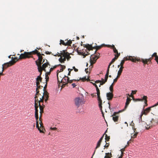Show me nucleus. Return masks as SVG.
I'll return each mask as SVG.
<instances>
[{
    "mask_svg": "<svg viewBox=\"0 0 158 158\" xmlns=\"http://www.w3.org/2000/svg\"><path fill=\"white\" fill-rule=\"evenodd\" d=\"M38 51L37 49L30 52H24V53H22L20 55L19 59H24L26 58H29L32 57L31 56L33 54H36L37 53Z\"/></svg>",
    "mask_w": 158,
    "mask_h": 158,
    "instance_id": "nucleus-1",
    "label": "nucleus"
},
{
    "mask_svg": "<svg viewBox=\"0 0 158 158\" xmlns=\"http://www.w3.org/2000/svg\"><path fill=\"white\" fill-rule=\"evenodd\" d=\"M12 60L9 61V62L5 63L2 65V69H6L9 67L11 66L14 64L17 61H18V59L17 57H16L13 58V57L11 58Z\"/></svg>",
    "mask_w": 158,
    "mask_h": 158,
    "instance_id": "nucleus-2",
    "label": "nucleus"
},
{
    "mask_svg": "<svg viewBox=\"0 0 158 158\" xmlns=\"http://www.w3.org/2000/svg\"><path fill=\"white\" fill-rule=\"evenodd\" d=\"M104 44H102L101 46H96L95 47H93L91 45H90L89 44H85V47L88 49V51L93 50L94 49H96L95 52H96L97 51L103 46Z\"/></svg>",
    "mask_w": 158,
    "mask_h": 158,
    "instance_id": "nucleus-3",
    "label": "nucleus"
},
{
    "mask_svg": "<svg viewBox=\"0 0 158 158\" xmlns=\"http://www.w3.org/2000/svg\"><path fill=\"white\" fill-rule=\"evenodd\" d=\"M58 73H57V79L58 82H60V81L62 83H64L67 84L68 83L69 79V77L66 76H64V77L62 79H60V80L59 79V78L58 76Z\"/></svg>",
    "mask_w": 158,
    "mask_h": 158,
    "instance_id": "nucleus-4",
    "label": "nucleus"
},
{
    "mask_svg": "<svg viewBox=\"0 0 158 158\" xmlns=\"http://www.w3.org/2000/svg\"><path fill=\"white\" fill-rule=\"evenodd\" d=\"M97 59H96V57L94 56V55H92L91 56L90 60V65L89 66H91V68H89V70H90V69L92 68L93 67V65L95 63L96 60Z\"/></svg>",
    "mask_w": 158,
    "mask_h": 158,
    "instance_id": "nucleus-5",
    "label": "nucleus"
},
{
    "mask_svg": "<svg viewBox=\"0 0 158 158\" xmlns=\"http://www.w3.org/2000/svg\"><path fill=\"white\" fill-rule=\"evenodd\" d=\"M61 52L60 53H58V56H61L64 57L66 58L67 59L68 57H70L69 54L68 53L66 52V50H64L62 51H60Z\"/></svg>",
    "mask_w": 158,
    "mask_h": 158,
    "instance_id": "nucleus-6",
    "label": "nucleus"
},
{
    "mask_svg": "<svg viewBox=\"0 0 158 158\" xmlns=\"http://www.w3.org/2000/svg\"><path fill=\"white\" fill-rule=\"evenodd\" d=\"M74 102L75 105L78 107L82 104L83 100L80 97H77L75 99Z\"/></svg>",
    "mask_w": 158,
    "mask_h": 158,
    "instance_id": "nucleus-7",
    "label": "nucleus"
},
{
    "mask_svg": "<svg viewBox=\"0 0 158 158\" xmlns=\"http://www.w3.org/2000/svg\"><path fill=\"white\" fill-rule=\"evenodd\" d=\"M39 71L40 72V74L39 76H38L36 78V85H38L40 84V82H42V78L41 77L42 74V70L40 69H38Z\"/></svg>",
    "mask_w": 158,
    "mask_h": 158,
    "instance_id": "nucleus-8",
    "label": "nucleus"
},
{
    "mask_svg": "<svg viewBox=\"0 0 158 158\" xmlns=\"http://www.w3.org/2000/svg\"><path fill=\"white\" fill-rule=\"evenodd\" d=\"M43 60V57L42 56H39L38 57V59L37 60L35 61V62L36 65L38 66V69H40V65H41L42 64V61Z\"/></svg>",
    "mask_w": 158,
    "mask_h": 158,
    "instance_id": "nucleus-9",
    "label": "nucleus"
},
{
    "mask_svg": "<svg viewBox=\"0 0 158 158\" xmlns=\"http://www.w3.org/2000/svg\"><path fill=\"white\" fill-rule=\"evenodd\" d=\"M37 88L36 89V93L34 97V98H37V99L39 95H40V93L39 89L43 87V86L40 85V84L38 85H36Z\"/></svg>",
    "mask_w": 158,
    "mask_h": 158,
    "instance_id": "nucleus-10",
    "label": "nucleus"
},
{
    "mask_svg": "<svg viewBox=\"0 0 158 158\" xmlns=\"http://www.w3.org/2000/svg\"><path fill=\"white\" fill-rule=\"evenodd\" d=\"M47 62L46 63H45L43 64L42 65V66L41 65H40V69L42 70V71L44 70L45 72H46V70L45 69V68L48 67V65H50L49 63L47 62V60H46Z\"/></svg>",
    "mask_w": 158,
    "mask_h": 158,
    "instance_id": "nucleus-11",
    "label": "nucleus"
},
{
    "mask_svg": "<svg viewBox=\"0 0 158 158\" xmlns=\"http://www.w3.org/2000/svg\"><path fill=\"white\" fill-rule=\"evenodd\" d=\"M151 107H149L142 112L141 114L140 115L141 120H142V117L143 115V114L146 115L151 110Z\"/></svg>",
    "mask_w": 158,
    "mask_h": 158,
    "instance_id": "nucleus-12",
    "label": "nucleus"
},
{
    "mask_svg": "<svg viewBox=\"0 0 158 158\" xmlns=\"http://www.w3.org/2000/svg\"><path fill=\"white\" fill-rule=\"evenodd\" d=\"M152 58H150L148 59H141V61H142L144 64V65L145 64H148L150 63L151 62Z\"/></svg>",
    "mask_w": 158,
    "mask_h": 158,
    "instance_id": "nucleus-13",
    "label": "nucleus"
},
{
    "mask_svg": "<svg viewBox=\"0 0 158 158\" xmlns=\"http://www.w3.org/2000/svg\"><path fill=\"white\" fill-rule=\"evenodd\" d=\"M104 136V135H102V136L100 138V139L99 140L98 142V143H97V145H96V146L95 148V150L94 151V153L93 156L94 155V154L96 149H97L98 148H99L100 147V146L101 144V143L102 140Z\"/></svg>",
    "mask_w": 158,
    "mask_h": 158,
    "instance_id": "nucleus-14",
    "label": "nucleus"
},
{
    "mask_svg": "<svg viewBox=\"0 0 158 158\" xmlns=\"http://www.w3.org/2000/svg\"><path fill=\"white\" fill-rule=\"evenodd\" d=\"M123 60H125V61L126 60H130L133 62H135L136 59L134 57L130 56L128 57H124Z\"/></svg>",
    "mask_w": 158,
    "mask_h": 158,
    "instance_id": "nucleus-15",
    "label": "nucleus"
},
{
    "mask_svg": "<svg viewBox=\"0 0 158 158\" xmlns=\"http://www.w3.org/2000/svg\"><path fill=\"white\" fill-rule=\"evenodd\" d=\"M147 96H143V98L142 99H136V100L137 101H142L143 100L144 101V103L145 104V105H144V106H147Z\"/></svg>",
    "mask_w": 158,
    "mask_h": 158,
    "instance_id": "nucleus-16",
    "label": "nucleus"
},
{
    "mask_svg": "<svg viewBox=\"0 0 158 158\" xmlns=\"http://www.w3.org/2000/svg\"><path fill=\"white\" fill-rule=\"evenodd\" d=\"M106 97L108 100H111L113 97V92H109L106 94Z\"/></svg>",
    "mask_w": 158,
    "mask_h": 158,
    "instance_id": "nucleus-17",
    "label": "nucleus"
},
{
    "mask_svg": "<svg viewBox=\"0 0 158 158\" xmlns=\"http://www.w3.org/2000/svg\"><path fill=\"white\" fill-rule=\"evenodd\" d=\"M43 95H44V101L45 102H47L49 98V93L47 91H45L44 93H43Z\"/></svg>",
    "mask_w": 158,
    "mask_h": 158,
    "instance_id": "nucleus-18",
    "label": "nucleus"
},
{
    "mask_svg": "<svg viewBox=\"0 0 158 158\" xmlns=\"http://www.w3.org/2000/svg\"><path fill=\"white\" fill-rule=\"evenodd\" d=\"M97 97H98V103H99V107L100 108V110H101L102 111V100L101 99V98L100 95V96H97Z\"/></svg>",
    "mask_w": 158,
    "mask_h": 158,
    "instance_id": "nucleus-19",
    "label": "nucleus"
},
{
    "mask_svg": "<svg viewBox=\"0 0 158 158\" xmlns=\"http://www.w3.org/2000/svg\"><path fill=\"white\" fill-rule=\"evenodd\" d=\"M117 113V112H114L113 115L111 116H113V119L115 122H117L118 120V116L116 115Z\"/></svg>",
    "mask_w": 158,
    "mask_h": 158,
    "instance_id": "nucleus-20",
    "label": "nucleus"
},
{
    "mask_svg": "<svg viewBox=\"0 0 158 158\" xmlns=\"http://www.w3.org/2000/svg\"><path fill=\"white\" fill-rule=\"evenodd\" d=\"M89 51L88 52L87 51L86 52V53L85 52H82L81 51L79 52L77 51V52L79 54L82 55L84 56L83 58H85L89 54Z\"/></svg>",
    "mask_w": 158,
    "mask_h": 158,
    "instance_id": "nucleus-21",
    "label": "nucleus"
},
{
    "mask_svg": "<svg viewBox=\"0 0 158 158\" xmlns=\"http://www.w3.org/2000/svg\"><path fill=\"white\" fill-rule=\"evenodd\" d=\"M44 99V95L41 96V97H40V100H39L38 98L37 99H36V102L38 103H39V104H40V102H43Z\"/></svg>",
    "mask_w": 158,
    "mask_h": 158,
    "instance_id": "nucleus-22",
    "label": "nucleus"
},
{
    "mask_svg": "<svg viewBox=\"0 0 158 158\" xmlns=\"http://www.w3.org/2000/svg\"><path fill=\"white\" fill-rule=\"evenodd\" d=\"M115 56V57L111 61L109 64L108 66H109V67L110 68V66L113 63L114 61L115 60H116L117 59V58L119 56V55H116V54L114 55Z\"/></svg>",
    "mask_w": 158,
    "mask_h": 158,
    "instance_id": "nucleus-23",
    "label": "nucleus"
},
{
    "mask_svg": "<svg viewBox=\"0 0 158 158\" xmlns=\"http://www.w3.org/2000/svg\"><path fill=\"white\" fill-rule=\"evenodd\" d=\"M131 98L127 97V99L126 102L125 103V109H126L127 107H128L130 102H131Z\"/></svg>",
    "mask_w": 158,
    "mask_h": 158,
    "instance_id": "nucleus-24",
    "label": "nucleus"
},
{
    "mask_svg": "<svg viewBox=\"0 0 158 158\" xmlns=\"http://www.w3.org/2000/svg\"><path fill=\"white\" fill-rule=\"evenodd\" d=\"M36 127L39 131L40 133H44V132L43 130H42L41 128H40V127H39L38 122H36Z\"/></svg>",
    "mask_w": 158,
    "mask_h": 158,
    "instance_id": "nucleus-25",
    "label": "nucleus"
},
{
    "mask_svg": "<svg viewBox=\"0 0 158 158\" xmlns=\"http://www.w3.org/2000/svg\"><path fill=\"white\" fill-rule=\"evenodd\" d=\"M60 57L59 58V61L61 63H63L66 60V58L64 57L61 56H60Z\"/></svg>",
    "mask_w": 158,
    "mask_h": 158,
    "instance_id": "nucleus-26",
    "label": "nucleus"
},
{
    "mask_svg": "<svg viewBox=\"0 0 158 158\" xmlns=\"http://www.w3.org/2000/svg\"><path fill=\"white\" fill-rule=\"evenodd\" d=\"M57 66H60V68H61L60 69V71H59V70H58L57 71V72H62L63 71L64 69L65 68V66L62 65L61 64H59Z\"/></svg>",
    "mask_w": 158,
    "mask_h": 158,
    "instance_id": "nucleus-27",
    "label": "nucleus"
},
{
    "mask_svg": "<svg viewBox=\"0 0 158 158\" xmlns=\"http://www.w3.org/2000/svg\"><path fill=\"white\" fill-rule=\"evenodd\" d=\"M39 106L40 107V112H43L44 108V107L45 106L43 105V104H42V105H41L39 103Z\"/></svg>",
    "mask_w": 158,
    "mask_h": 158,
    "instance_id": "nucleus-28",
    "label": "nucleus"
},
{
    "mask_svg": "<svg viewBox=\"0 0 158 158\" xmlns=\"http://www.w3.org/2000/svg\"><path fill=\"white\" fill-rule=\"evenodd\" d=\"M80 80H81L83 81H85L86 80H87V81H89V79H86V77H83V78H80L79 79H77V81H79Z\"/></svg>",
    "mask_w": 158,
    "mask_h": 158,
    "instance_id": "nucleus-29",
    "label": "nucleus"
},
{
    "mask_svg": "<svg viewBox=\"0 0 158 158\" xmlns=\"http://www.w3.org/2000/svg\"><path fill=\"white\" fill-rule=\"evenodd\" d=\"M97 96L100 95V91L97 85H95Z\"/></svg>",
    "mask_w": 158,
    "mask_h": 158,
    "instance_id": "nucleus-30",
    "label": "nucleus"
},
{
    "mask_svg": "<svg viewBox=\"0 0 158 158\" xmlns=\"http://www.w3.org/2000/svg\"><path fill=\"white\" fill-rule=\"evenodd\" d=\"M124 62H125V60H122L120 63V64L118 65V67L119 68L120 66H121L120 67H124L123 66V65L124 63Z\"/></svg>",
    "mask_w": 158,
    "mask_h": 158,
    "instance_id": "nucleus-31",
    "label": "nucleus"
},
{
    "mask_svg": "<svg viewBox=\"0 0 158 158\" xmlns=\"http://www.w3.org/2000/svg\"><path fill=\"white\" fill-rule=\"evenodd\" d=\"M39 124L40 125V128H41L42 130H43V129H44V128L43 126V124L42 122V119H39Z\"/></svg>",
    "mask_w": 158,
    "mask_h": 158,
    "instance_id": "nucleus-32",
    "label": "nucleus"
},
{
    "mask_svg": "<svg viewBox=\"0 0 158 158\" xmlns=\"http://www.w3.org/2000/svg\"><path fill=\"white\" fill-rule=\"evenodd\" d=\"M36 99L37 98H35V109H38V108L39 105H38V103L36 102Z\"/></svg>",
    "mask_w": 158,
    "mask_h": 158,
    "instance_id": "nucleus-33",
    "label": "nucleus"
},
{
    "mask_svg": "<svg viewBox=\"0 0 158 158\" xmlns=\"http://www.w3.org/2000/svg\"><path fill=\"white\" fill-rule=\"evenodd\" d=\"M124 150H125L124 148H123L121 149L120 151H121V156L119 157L118 158H122V157L123 156V152L124 151Z\"/></svg>",
    "mask_w": 158,
    "mask_h": 158,
    "instance_id": "nucleus-34",
    "label": "nucleus"
},
{
    "mask_svg": "<svg viewBox=\"0 0 158 158\" xmlns=\"http://www.w3.org/2000/svg\"><path fill=\"white\" fill-rule=\"evenodd\" d=\"M109 69H110L109 66H108V68H107V70L105 76V77H108L109 72Z\"/></svg>",
    "mask_w": 158,
    "mask_h": 158,
    "instance_id": "nucleus-35",
    "label": "nucleus"
},
{
    "mask_svg": "<svg viewBox=\"0 0 158 158\" xmlns=\"http://www.w3.org/2000/svg\"><path fill=\"white\" fill-rule=\"evenodd\" d=\"M113 51L115 53H116L115 54L116 55H119V56L120 55V53H118V50L116 49V48H114V49L113 50Z\"/></svg>",
    "mask_w": 158,
    "mask_h": 158,
    "instance_id": "nucleus-36",
    "label": "nucleus"
},
{
    "mask_svg": "<svg viewBox=\"0 0 158 158\" xmlns=\"http://www.w3.org/2000/svg\"><path fill=\"white\" fill-rule=\"evenodd\" d=\"M114 85V83H113L110 87V90L111 92H113V86Z\"/></svg>",
    "mask_w": 158,
    "mask_h": 158,
    "instance_id": "nucleus-37",
    "label": "nucleus"
},
{
    "mask_svg": "<svg viewBox=\"0 0 158 158\" xmlns=\"http://www.w3.org/2000/svg\"><path fill=\"white\" fill-rule=\"evenodd\" d=\"M95 54L94 55L96 57V59H98L100 57V54L99 53H96V52H95Z\"/></svg>",
    "mask_w": 158,
    "mask_h": 158,
    "instance_id": "nucleus-38",
    "label": "nucleus"
},
{
    "mask_svg": "<svg viewBox=\"0 0 158 158\" xmlns=\"http://www.w3.org/2000/svg\"><path fill=\"white\" fill-rule=\"evenodd\" d=\"M123 68H124V67H120L119 68V70L118 71V73L120 74H121V73H122V72H123Z\"/></svg>",
    "mask_w": 158,
    "mask_h": 158,
    "instance_id": "nucleus-39",
    "label": "nucleus"
},
{
    "mask_svg": "<svg viewBox=\"0 0 158 158\" xmlns=\"http://www.w3.org/2000/svg\"><path fill=\"white\" fill-rule=\"evenodd\" d=\"M110 139V137L109 136H108L107 134L105 135V140L106 142V141H109Z\"/></svg>",
    "mask_w": 158,
    "mask_h": 158,
    "instance_id": "nucleus-40",
    "label": "nucleus"
},
{
    "mask_svg": "<svg viewBox=\"0 0 158 158\" xmlns=\"http://www.w3.org/2000/svg\"><path fill=\"white\" fill-rule=\"evenodd\" d=\"M66 45H70L72 43V42L70 40H68L66 42Z\"/></svg>",
    "mask_w": 158,
    "mask_h": 158,
    "instance_id": "nucleus-41",
    "label": "nucleus"
},
{
    "mask_svg": "<svg viewBox=\"0 0 158 158\" xmlns=\"http://www.w3.org/2000/svg\"><path fill=\"white\" fill-rule=\"evenodd\" d=\"M60 44H62L63 45L66 46V42L65 43L63 40H60Z\"/></svg>",
    "mask_w": 158,
    "mask_h": 158,
    "instance_id": "nucleus-42",
    "label": "nucleus"
},
{
    "mask_svg": "<svg viewBox=\"0 0 158 158\" xmlns=\"http://www.w3.org/2000/svg\"><path fill=\"white\" fill-rule=\"evenodd\" d=\"M106 82L104 81V79L103 78H102V80L101 81V82H100V85H102L104 84Z\"/></svg>",
    "mask_w": 158,
    "mask_h": 158,
    "instance_id": "nucleus-43",
    "label": "nucleus"
},
{
    "mask_svg": "<svg viewBox=\"0 0 158 158\" xmlns=\"http://www.w3.org/2000/svg\"><path fill=\"white\" fill-rule=\"evenodd\" d=\"M45 79L46 82L47 83L49 79V77L48 76L47 74H45Z\"/></svg>",
    "mask_w": 158,
    "mask_h": 158,
    "instance_id": "nucleus-44",
    "label": "nucleus"
},
{
    "mask_svg": "<svg viewBox=\"0 0 158 158\" xmlns=\"http://www.w3.org/2000/svg\"><path fill=\"white\" fill-rule=\"evenodd\" d=\"M47 83L46 82V84L45 85V86H44V88H43V90H44V92H45V91H47L46 89V88H47Z\"/></svg>",
    "mask_w": 158,
    "mask_h": 158,
    "instance_id": "nucleus-45",
    "label": "nucleus"
},
{
    "mask_svg": "<svg viewBox=\"0 0 158 158\" xmlns=\"http://www.w3.org/2000/svg\"><path fill=\"white\" fill-rule=\"evenodd\" d=\"M138 132H136V133H135V134H134L133 136L131 137H132V138H135L137 136V135L138 134Z\"/></svg>",
    "mask_w": 158,
    "mask_h": 158,
    "instance_id": "nucleus-46",
    "label": "nucleus"
},
{
    "mask_svg": "<svg viewBox=\"0 0 158 158\" xmlns=\"http://www.w3.org/2000/svg\"><path fill=\"white\" fill-rule=\"evenodd\" d=\"M57 66V65L55 66H54L53 67V68H51L50 69V71L51 72L54 69L56 68V67Z\"/></svg>",
    "mask_w": 158,
    "mask_h": 158,
    "instance_id": "nucleus-47",
    "label": "nucleus"
},
{
    "mask_svg": "<svg viewBox=\"0 0 158 158\" xmlns=\"http://www.w3.org/2000/svg\"><path fill=\"white\" fill-rule=\"evenodd\" d=\"M137 92V90L132 91L131 94V95L132 96L134 94H135Z\"/></svg>",
    "mask_w": 158,
    "mask_h": 158,
    "instance_id": "nucleus-48",
    "label": "nucleus"
},
{
    "mask_svg": "<svg viewBox=\"0 0 158 158\" xmlns=\"http://www.w3.org/2000/svg\"><path fill=\"white\" fill-rule=\"evenodd\" d=\"M57 128L56 127H51L50 128V130H57Z\"/></svg>",
    "mask_w": 158,
    "mask_h": 158,
    "instance_id": "nucleus-49",
    "label": "nucleus"
},
{
    "mask_svg": "<svg viewBox=\"0 0 158 158\" xmlns=\"http://www.w3.org/2000/svg\"><path fill=\"white\" fill-rule=\"evenodd\" d=\"M109 146V143H106V145L104 146V147L105 148H107Z\"/></svg>",
    "mask_w": 158,
    "mask_h": 158,
    "instance_id": "nucleus-50",
    "label": "nucleus"
},
{
    "mask_svg": "<svg viewBox=\"0 0 158 158\" xmlns=\"http://www.w3.org/2000/svg\"><path fill=\"white\" fill-rule=\"evenodd\" d=\"M35 117L36 120V122H39L38 121V119H39V117L38 115L37 116H35Z\"/></svg>",
    "mask_w": 158,
    "mask_h": 158,
    "instance_id": "nucleus-51",
    "label": "nucleus"
},
{
    "mask_svg": "<svg viewBox=\"0 0 158 158\" xmlns=\"http://www.w3.org/2000/svg\"><path fill=\"white\" fill-rule=\"evenodd\" d=\"M157 56V53L156 52H155L152 55V57L154 56L156 57V56Z\"/></svg>",
    "mask_w": 158,
    "mask_h": 158,
    "instance_id": "nucleus-52",
    "label": "nucleus"
},
{
    "mask_svg": "<svg viewBox=\"0 0 158 158\" xmlns=\"http://www.w3.org/2000/svg\"><path fill=\"white\" fill-rule=\"evenodd\" d=\"M77 81V80H69V82H68V83H72L73 82V81Z\"/></svg>",
    "mask_w": 158,
    "mask_h": 158,
    "instance_id": "nucleus-53",
    "label": "nucleus"
},
{
    "mask_svg": "<svg viewBox=\"0 0 158 158\" xmlns=\"http://www.w3.org/2000/svg\"><path fill=\"white\" fill-rule=\"evenodd\" d=\"M73 68L74 69V70L75 72H77L78 71V69H76L75 66H73Z\"/></svg>",
    "mask_w": 158,
    "mask_h": 158,
    "instance_id": "nucleus-54",
    "label": "nucleus"
},
{
    "mask_svg": "<svg viewBox=\"0 0 158 158\" xmlns=\"http://www.w3.org/2000/svg\"><path fill=\"white\" fill-rule=\"evenodd\" d=\"M4 71L3 69H2V72L0 73V76H3L4 75V74L3 73V72Z\"/></svg>",
    "mask_w": 158,
    "mask_h": 158,
    "instance_id": "nucleus-55",
    "label": "nucleus"
},
{
    "mask_svg": "<svg viewBox=\"0 0 158 158\" xmlns=\"http://www.w3.org/2000/svg\"><path fill=\"white\" fill-rule=\"evenodd\" d=\"M37 56L39 57V56H41V54L40 52H37V53L36 54Z\"/></svg>",
    "mask_w": 158,
    "mask_h": 158,
    "instance_id": "nucleus-56",
    "label": "nucleus"
},
{
    "mask_svg": "<svg viewBox=\"0 0 158 158\" xmlns=\"http://www.w3.org/2000/svg\"><path fill=\"white\" fill-rule=\"evenodd\" d=\"M43 112H40V118H39V119H42L41 118V117H42V114Z\"/></svg>",
    "mask_w": 158,
    "mask_h": 158,
    "instance_id": "nucleus-57",
    "label": "nucleus"
},
{
    "mask_svg": "<svg viewBox=\"0 0 158 158\" xmlns=\"http://www.w3.org/2000/svg\"><path fill=\"white\" fill-rule=\"evenodd\" d=\"M91 96L93 97H96V93H95V94H94V93H93V94H91Z\"/></svg>",
    "mask_w": 158,
    "mask_h": 158,
    "instance_id": "nucleus-58",
    "label": "nucleus"
},
{
    "mask_svg": "<svg viewBox=\"0 0 158 158\" xmlns=\"http://www.w3.org/2000/svg\"><path fill=\"white\" fill-rule=\"evenodd\" d=\"M67 84L64 83H63V84L61 86L62 88H63L65 86V85H66Z\"/></svg>",
    "mask_w": 158,
    "mask_h": 158,
    "instance_id": "nucleus-59",
    "label": "nucleus"
},
{
    "mask_svg": "<svg viewBox=\"0 0 158 158\" xmlns=\"http://www.w3.org/2000/svg\"><path fill=\"white\" fill-rule=\"evenodd\" d=\"M121 75V74H119V73H118V75H117V77H116V78L117 79H118V78H119V77Z\"/></svg>",
    "mask_w": 158,
    "mask_h": 158,
    "instance_id": "nucleus-60",
    "label": "nucleus"
},
{
    "mask_svg": "<svg viewBox=\"0 0 158 158\" xmlns=\"http://www.w3.org/2000/svg\"><path fill=\"white\" fill-rule=\"evenodd\" d=\"M155 60L156 61V62L157 63L158 62V56H156L155 58Z\"/></svg>",
    "mask_w": 158,
    "mask_h": 158,
    "instance_id": "nucleus-61",
    "label": "nucleus"
},
{
    "mask_svg": "<svg viewBox=\"0 0 158 158\" xmlns=\"http://www.w3.org/2000/svg\"><path fill=\"white\" fill-rule=\"evenodd\" d=\"M100 82H101V81L100 80H97L96 81H95V83H100Z\"/></svg>",
    "mask_w": 158,
    "mask_h": 158,
    "instance_id": "nucleus-62",
    "label": "nucleus"
},
{
    "mask_svg": "<svg viewBox=\"0 0 158 158\" xmlns=\"http://www.w3.org/2000/svg\"><path fill=\"white\" fill-rule=\"evenodd\" d=\"M117 80H118V79H117L116 78H115V79H114V82L113 83H114L116 82L117 81Z\"/></svg>",
    "mask_w": 158,
    "mask_h": 158,
    "instance_id": "nucleus-63",
    "label": "nucleus"
},
{
    "mask_svg": "<svg viewBox=\"0 0 158 158\" xmlns=\"http://www.w3.org/2000/svg\"><path fill=\"white\" fill-rule=\"evenodd\" d=\"M51 52H49L48 51H47V52H45V53H46L47 54H51Z\"/></svg>",
    "mask_w": 158,
    "mask_h": 158,
    "instance_id": "nucleus-64",
    "label": "nucleus"
}]
</instances>
